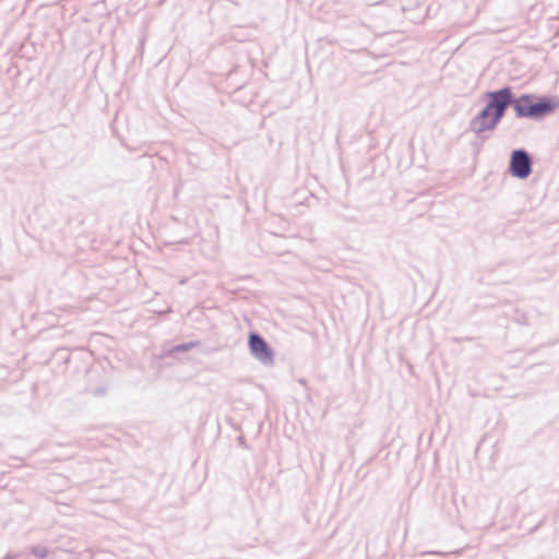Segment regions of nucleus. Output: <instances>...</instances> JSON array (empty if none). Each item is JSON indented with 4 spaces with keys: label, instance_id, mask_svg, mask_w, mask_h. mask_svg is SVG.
Segmentation results:
<instances>
[{
    "label": "nucleus",
    "instance_id": "nucleus-9",
    "mask_svg": "<svg viewBox=\"0 0 559 559\" xmlns=\"http://www.w3.org/2000/svg\"><path fill=\"white\" fill-rule=\"evenodd\" d=\"M106 392H107V388H105V386H98V388H96V389L93 391V394H94L95 396H103V395H105V394H106Z\"/></svg>",
    "mask_w": 559,
    "mask_h": 559
},
{
    "label": "nucleus",
    "instance_id": "nucleus-7",
    "mask_svg": "<svg viewBox=\"0 0 559 559\" xmlns=\"http://www.w3.org/2000/svg\"><path fill=\"white\" fill-rule=\"evenodd\" d=\"M29 552L35 559H45L49 555V549L44 545H35L29 548Z\"/></svg>",
    "mask_w": 559,
    "mask_h": 559
},
{
    "label": "nucleus",
    "instance_id": "nucleus-6",
    "mask_svg": "<svg viewBox=\"0 0 559 559\" xmlns=\"http://www.w3.org/2000/svg\"><path fill=\"white\" fill-rule=\"evenodd\" d=\"M200 345V342L199 341H190V342H187V343H181V344H178V345H175L173 346L169 350H168V355L169 356H173L175 354H178V353H186L197 346Z\"/></svg>",
    "mask_w": 559,
    "mask_h": 559
},
{
    "label": "nucleus",
    "instance_id": "nucleus-4",
    "mask_svg": "<svg viewBox=\"0 0 559 559\" xmlns=\"http://www.w3.org/2000/svg\"><path fill=\"white\" fill-rule=\"evenodd\" d=\"M509 173L518 179H526L533 171V159L525 148H515L511 152Z\"/></svg>",
    "mask_w": 559,
    "mask_h": 559
},
{
    "label": "nucleus",
    "instance_id": "nucleus-1",
    "mask_svg": "<svg viewBox=\"0 0 559 559\" xmlns=\"http://www.w3.org/2000/svg\"><path fill=\"white\" fill-rule=\"evenodd\" d=\"M559 108V97L554 95L521 94L515 96L514 112L519 119L542 120Z\"/></svg>",
    "mask_w": 559,
    "mask_h": 559
},
{
    "label": "nucleus",
    "instance_id": "nucleus-2",
    "mask_svg": "<svg viewBox=\"0 0 559 559\" xmlns=\"http://www.w3.org/2000/svg\"><path fill=\"white\" fill-rule=\"evenodd\" d=\"M481 100L485 102L491 111L495 112V118H500L502 120L509 107L514 108L515 94L512 86L503 85L498 90L486 91L483 93Z\"/></svg>",
    "mask_w": 559,
    "mask_h": 559
},
{
    "label": "nucleus",
    "instance_id": "nucleus-8",
    "mask_svg": "<svg viewBox=\"0 0 559 559\" xmlns=\"http://www.w3.org/2000/svg\"><path fill=\"white\" fill-rule=\"evenodd\" d=\"M430 555L445 558L450 555V552L439 551V550H426V551L419 552L420 557L430 556Z\"/></svg>",
    "mask_w": 559,
    "mask_h": 559
},
{
    "label": "nucleus",
    "instance_id": "nucleus-10",
    "mask_svg": "<svg viewBox=\"0 0 559 559\" xmlns=\"http://www.w3.org/2000/svg\"><path fill=\"white\" fill-rule=\"evenodd\" d=\"M19 555L17 554H7L5 557L3 559H15L17 558Z\"/></svg>",
    "mask_w": 559,
    "mask_h": 559
},
{
    "label": "nucleus",
    "instance_id": "nucleus-5",
    "mask_svg": "<svg viewBox=\"0 0 559 559\" xmlns=\"http://www.w3.org/2000/svg\"><path fill=\"white\" fill-rule=\"evenodd\" d=\"M500 121L501 119L495 118V112L485 103L483 109L471 120L469 128L477 136H481L487 131H493Z\"/></svg>",
    "mask_w": 559,
    "mask_h": 559
},
{
    "label": "nucleus",
    "instance_id": "nucleus-3",
    "mask_svg": "<svg viewBox=\"0 0 559 559\" xmlns=\"http://www.w3.org/2000/svg\"><path fill=\"white\" fill-rule=\"evenodd\" d=\"M248 347L251 356L264 366H273L275 353L265 338L257 331L248 335Z\"/></svg>",
    "mask_w": 559,
    "mask_h": 559
}]
</instances>
